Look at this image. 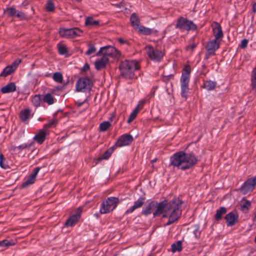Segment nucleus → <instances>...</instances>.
<instances>
[{"mask_svg":"<svg viewBox=\"0 0 256 256\" xmlns=\"http://www.w3.org/2000/svg\"><path fill=\"white\" fill-rule=\"evenodd\" d=\"M182 202L181 200L177 198H174L169 202L166 200L160 203L154 200L147 201L145 206L142 208V214L146 216L156 209L152 213L154 216L163 214V217H168V220L165 225L169 226L180 218L182 214L180 208Z\"/></svg>","mask_w":256,"mask_h":256,"instance_id":"1","label":"nucleus"},{"mask_svg":"<svg viewBox=\"0 0 256 256\" xmlns=\"http://www.w3.org/2000/svg\"><path fill=\"white\" fill-rule=\"evenodd\" d=\"M170 164L182 170L190 169L198 162L197 158L192 153L184 151L176 152L170 158Z\"/></svg>","mask_w":256,"mask_h":256,"instance_id":"2","label":"nucleus"},{"mask_svg":"<svg viewBox=\"0 0 256 256\" xmlns=\"http://www.w3.org/2000/svg\"><path fill=\"white\" fill-rule=\"evenodd\" d=\"M213 34L214 39L208 41L206 46L207 52L205 55L206 58L208 59L209 57L214 54V52L218 49L220 44V38L223 36V32L220 24L216 22L212 24Z\"/></svg>","mask_w":256,"mask_h":256,"instance_id":"3","label":"nucleus"},{"mask_svg":"<svg viewBox=\"0 0 256 256\" xmlns=\"http://www.w3.org/2000/svg\"><path fill=\"white\" fill-rule=\"evenodd\" d=\"M140 68L136 60H125L122 61L119 66L121 75L126 79H132L134 78V72Z\"/></svg>","mask_w":256,"mask_h":256,"instance_id":"4","label":"nucleus"},{"mask_svg":"<svg viewBox=\"0 0 256 256\" xmlns=\"http://www.w3.org/2000/svg\"><path fill=\"white\" fill-rule=\"evenodd\" d=\"M119 200L116 197H109L101 204L100 212L102 214L108 213L116 207Z\"/></svg>","mask_w":256,"mask_h":256,"instance_id":"5","label":"nucleus"},{"mask_svg":"<svg viewBox=\"0 0 256 256\" xmlns=\"http://www.w3.org/2000/svg\"><path fill=\"white\" fill-rule=\"evenodd\" d=\"M101 55L106 58H118L120 56V52L115 48L110 46H106L101 48L96 54V56Z\"/></svg>","mask_w":256,"mask_h":256,"instance_id":"6","label":"nucleus"},{"mask_svg":"<svg viewBox=\"0 0 256 256\" xmlns=\"http://www.w3.org/2000/svg\"><path fill=\"white\" fill-rule=\"evenodd\" d=\"M176 27L181 30L187 31L194 30L197 28L196 24L192 21L189 20L183 17H180L178 19Z\"/></svg>","mask_w":256,"mask_h":256,"instance_id":"7","label":"nucleus"},{"mask_svg":"<svg viewBox=\"0 0 256 256\" xmlns=\"http://www.w3.org/2000/svg\"><path fill=\"white\" fill-rule=\"evenodd\" d=\"M59 33L62 37L69 38L80 36L82 31L79 28H75L70 29H60Z\"/></svg>","mask_w":256,"mask_h":256,"instance_id":"8","label":"nucleus"},{"mask_svg":"<svg viewBox=\"0 0 256 256\" xmlns=\"http://www.w3.org/2000/svg\"><path fill=\"white\" fill-rule=\"evenodd\" d=\"M92 84L90 80L87 78H80L76 82V89L77 92L88 90L91 88Z\"/></svg>","mask_w":256,"mask_h":256,"instance_id":"9","label":"nucleus"},{"mask_svg":"<svg viewBox=\"0 0 256 256\" xmlns=\"http://www.w3.org/2000/svg\"><path fill=\"white\" fill-rule=\"evenodd\" d=\"M256 185V176L248 178L240 188V190L242 194H246L250 191L254 190Z\"/></svg>","mask_w":256,"mask_h":256,"instance_id":"10","label":"nucleus"},{"mask_svg":"<svg viewBox=\"0 0 256 256\" xmlns=\"http://www.w3.org/2000/svg\"><path fill=\"white\" fill-rule=\"evenodd\" d=\"M148 57L153 60L160 61L164 56L162 51L154 49L150 46H146L145 48Z\"/></svg>","mask_w":256,"mask_h":256,"instance_id":"11","label":"nucleus"},{"mask_svg":"<svg viewBox=\"0 0 256 256\" xmlns=\"http://www.w3.org/2000/svg\"><path fill=\"white\" fill-rule=\"evenodd\" d=\"M133 140L134 138L132 135L124 134L118 138L114 146H115L116 148L118 147L128 146L132 143Z\"/></svg>","mask_w":256,"mask_h":256,"instance_id":"12","label":"nucleus"},{"mask_svg":"<svg viewBox=\"0 0 256 256\" xmlns=\"http://www.w3.org/2000/svg\"><path fill=\"white\" fill-rule=\"evenodd\" d=\"M238 220V215L236 212H232L225 216V220L228 226H234Z\"/></svg>","mask_w":256,"mask_h":256,"instance_id":"13","label":"nucleus"},{"mask_svg":"<svg viewBox=\"0 0 256 256\" xmlns=\"http://www.w3.org/2000/svg\"><path fill=\"white\" fill-rule=\"evenodd\" d=\"M82 210L80 208H78L76 214L72 216L66 222L65 226L67 227L74 226L80 218Z\"/></svg>","mask_w":256,"mask_h":256,"instance_id":"14","label":"nucleus"},{"mask_svg":"<svg viewBox=\"0 0 256 256\" xmlns=\"http://www.w3.org/2000/svg\"><path fill=\"white\" fill-rule=\"evenodd\" d=\"M146 198L144 196L140 197L136 201L134 202L132 206L128 208L126 212V214H128L134 212L136 210L141 208L144 203Z\"/></svg>","mask_w":256,"mask_h":256,"instance_id":"15","label":"nucleus"},{"mask_svg":"<svg viewBox=\"0 0 256 256\" xmlns=\"http://www.w3.org/2000/svg\"><path fill=\"white\" fill-rule=\"evenodd\" d=\"M40 170V168L39 167L35 168L33 172L30 175L28 179L22 184V186L25 188L34 184L36 180V176Z\"/></svg>","mask_w":256,"mask_h":256,"instance_id":"16","label":"nucleus"},{"mask_svg":"<svg viewBox=\"0 0 256 256\" xmlns=\"http://www.w3.org/2000/svg\"><path fill=\"white\" fill-rule=\"evenodd\" d=\"M108 58L102 56L97 60L94 62L95 68L99 70L104 68L108 64Z\"/></svg>","mask_w":256,"mask_h":256,"instance_id":"17","label":"nucleus"},{"mask_svg":"<svg viewBox=\"0 0 256 256\" xmlns=\"http://www.w3.org/2000/svg\"><path fill=\"white\" fill-rule=\"evenodd\" d=\"M46 134L47 133L44 130H40L35 135L34 137V140L38 143L41 144L45 140Z\"/></svg>","mask_w":256,"mask_h":256,"instance_id":"18","label":"nucleus"},{"mask_svg":"<svg viewBox=\"0 0 256 256\" xmlns=\"http://www.w3.org/2000/svg\"><path fill=\"white\" fill-rule=\"evenodd\" d=\"M16 88L15 84L12 82L2 88L0 92L3 94L14 92L16 90Z\"/></svg>","mask_w":256,"mask_h":256,"instance_id":"19","label":"nucleus"},{"mask_svg":"<svg viewBox=\"0 0 256 256\" xmlns=\"http://www.w3.org/2000/svg\"><path fill=\"white\" fill-rule=\"evenodd\" d=\"M115 148V146H112V147L108 148L103 154L101 156H100L98 158H97V160H96V164H98L102 160L108 159L110 157L114 150Z\"/></svg>","mask_w":256,"mask_h":256,"instance_id":"20","label":"nucleus"},{"mask_svg":"<svg viewBox=\"0 0 256 256\" xmlns=\"http://www.w3.org/2000/svg\"><path fill=\"white\" fill-rule=\"evenodd\" d=\"M181 82V96L186 100L187 98V94L188 90V81L180 80Z\"/></svg>","mask_w":256,"mask_h":256,"instance_id":"21","label":"nucleus"},{"mask_svg":"<svg viewBox=\"0 0 256 256\" xmlns=\"http://www.w3.org/2000/svg\"><path fill=\"white\" fill-rule=\"evenodd\" d=\"M130 20L132 26L135 28L138 29L140 27V21L138 16L133 13L130 18Z\"/></svg>","mask_w":256,"mask_h":256,"instance_id":"22","label":"nucleus"},{"mask_svg":"<svg viewBox=\"0 0 256 256\" xmlns=\"http://www.w3.org/2000/svg\"><path fill=\"white\" fill-rule=\"evenodd\" d=\"M190 68L189 66H186L183 70L180 80L188 81L190 80Z\"/></svg>","mask_w":256,"mask_h":256,"instance_id":"23","label":"nucleus"},{"mask_svg":"<svg viewBox=\"0 0 256 256\" xmlns=\"http://www.w3.org/2000/svg\"><path fill=\"white\" fill-rule=\"evenodd\" d=\"M30 116V110L29 108H26L20 111V118L22 122L28 120Z\"/></svg>","mask_w":256,"mask_h":256,"instance_id":"24","label":"nucleus"},{"mask_svg":"<svg viewBox=\"0 0 256 256\" xmlns=\"http://www.w3.org/2000/svg\"><path fill=\"white\" fill-rule=\"evenodd\" d=\"M216 86V83L212 80H206L204 82L203 88L207 90H213Z\"/></svg>","mask_w":256,"mask_h":256,"instance_id":"25","label":"nucleus"},{"mask_svg":"<svg viewBox=\"0 0 256 256\" xmlns=\"http://www.w3.org/2000/svg\"><path fill=\"white\" fill-rule=\"evenodd\" d=\"M14 70L10 66H6L0 74V76L6 77L13 73Z\"/></svg>","mask_w":256,"mask_h":256,"instance_id":"26","label":"nucleus"},{"mask_svg":"<svg viewBox=\"0 0 256 256\" xmlns=\"http://www.w3.org/2000/svg\"><path fill=\"white\" fill-rule=\"evenodd\" d=\"M251 206V202L250 200H244L240 204V210L244 212L247 211Z\"/></svg>","mask_w":256,"mask_h":256,"instance_id":"27","label":"nucleus"},{"mask_svg":"<svg viewBox=\"0 0 256 256\" xmlns=\"http://www.w3.org/2000/svg\"><path fill=\"white\" fill-rule=\"evenodd\" d=\"M14 244L15 243L12 240L9 241L7 240H4L0 241V246L2 248V250L9 246H14Z\"/></svg>","mask_w":256,"mask_h":256,"instance_id":"28","label":"nucleus"},{"mask_svg":"<svg viewBox=\"0 0 256 256\" xmlns=\"http://www.w3.org/2000/svg\"><path fill=\"white\" fill-rule=\"evenodd\" d=\"M32 104L36 108L40 106V102H41L40 95V94L35 95L32 98Z\"/></svg>","mask_w":256,"mask_h":256,"instance_id":"29","label":"nucleus"},{"mask_svg":"<svg viewBox=\"0 0 256 256\" xmlns=\"http://www.w3.org/2000/svg\"><path fill=\"white\" fill-rule=\"evenodd\" d=\"M43 100L44 102L47 103L48 104L50 105L54 103V99L50 94H46L43 98Z\"/></svg>","mask_w":256,"mask_h":256,"instance_id":"30","label":"nucleus"},{"mask_svg":"<svg viewBox=\"0 0 256 256\" xmlns=\"http://www.w3.org/2000/svg\"><path fill=\"white\" fill-rule=\"evenodd\" d=\"M182 243L181 241H178L176 244H173L172 245V252H174L176 251H181L182 250Z\"/></svg>","mask_w":256,"mask_h":256,"instance_id":"31","label":"nucleus"},{"mask_svg":"<svg viewBox=\"0 0 256 256\" xmlns=\"http://www.w3.org/2000/svg\"><path fill=\"white\" fill-rule=\"evenodd\" d=\"M99 24L98 20H95L92 17H88L85 22L86 26H97Z\"/></svg>","mask_w":256,"mask_h":256,"instance_id":"32","label":"nucleus"},{"mask_svg":"<svg viewBox=\"0 0 256 256\" xmlns=\"http://www.w3.org/2000/svg\"><path fill=\"white\" fill-rule=\"evenodd\" d=\"M52 78L55 82L58 83H62V82L63 77L60 72H54L53 74Z\"/></svg>","mask_w":256,"mask_h":256,"instance_id":"33","label":"nucleus"},{"mask_svg":"<svg viewBox=\"0 0 256 256\" xmlns=\"http://www.w3.org/2000/svg\"><path fill=\"white\" fill-rule=\"evenodd\" d=\"M111 126L109 122L105 121L100 124V130L101 132L106 131Z\"/></svg>","mask_w":256,"mask_h":256,"instance_id":"34","label":"nucleus"},{"mask_svg":"<svg viewBox=\"0 0 256 256\" xmlns=\"http://www.w3.org/2000/svg\"><path fill=\"white\" fill-rule=\"evenodd\" d=\"M138 32L142 34L148 35L152 33V30L150 28H146L144 26H140L137 29Z\"/></svg>","mask_w":256,"mask_h":256,"instance_id":"35","label":"nucleus"},{"mask_svg":"<svg viewBox=\"0 0 256 256\" xmlns=\"http://www.w3.org/2000/svg\"><path fill=\"white\" fill-rule=\"evenodd\" d=\"M17 10L12 7H10L6 8L5 10V12L10 16H15L16 15Z\"/></svg>","mask_w":256,"mask_h":256,"instance_id":"36","label":"nucleus"},{"mask_svg":"<svg viewBox=\"0 0 256 256\" xmlns=\"http://www.w3.org/2000/svg\"><path fill=\"white\" fill-rule=\"evenodd\" d=\"M224 214V207H221L220 210H216V212L214 215L215 220H219L222 219V215Z\"/></svg>","mask_w":256,"mask_h":256,"instance_id":"37","label":"nucleus"},{"mask_svg":"<svg viewBox=\"0 0 256 256\" xmlns=\"http://www.w3.org/2000/svg\"><path fill=\"white\" fill-rule=\"evenodd\" d=\"M138 112V108H135L134 110L130 114L127 121L128 124H130L136 118Z\"/></svg>","mask_w":256,"mask_h":256,"instance_id":"38","label":"nucleus"},{"mask_svg":"<svg viewBox=\"0 0 256 256\" xmlns=\"http://www.w3.org/2000/svg\"><path fill=\"white\" fill-rule=\"evenodd\" d=\"M46 8L48 12H54V6L52 2L48 0L46 6Z\"/></svg>","mask_w":256,"mask_h":256,"instance_id":"39","label":"nucleus"},{"mask_svg":"<svg viewBox=\"0 0 256 256\" xmlns=\"http://www.w3.org/2000/svg\"><path fill=\"white\" fill-rule=\"evenodd\" d=\"M58 52L60 54H67L68 50L64 46L58 44Z\"/></svg>","mask_w":256,"mask_h":256,"instance_id":"40","label":"nucleus"},{"mask_svg":"<svg viewBox=\"0 0 256 256\" xmlns=\"http://www.w3.org/2000/svg\"><path fill=\"white\" fill-rule=\"evenodd\" d=\"M96 51V48L95 46L92 44H88V50L86 52V55H90L92 53H94Z\"/></svg>","mask_w":256,"mask_h":256,"instance_id":"41","label":"nucleus"},{"mask_svg":"<svg viewBox=\"0 0 256 256\" xmlns=\"http://www.w3.org/2000/svg\"><path fill=\"white\" fill-rule=\"evenodd\" d=\"M57 122V121L56 119H53L51 121H50L49 122H48V123L46 124L44 126V129H48L50 128L51 126H52L53 125H54L56 124Z\"/></svg>","mask_w":256,"mask_h":256,"instance_id":"42","label":"nucleus"},{"mask_svg":"<svg viewBox=\"0 0 256 256\" xmlns=\"http://www.w3.org/2000/svg\"><path fill=\"white\" fill-rule=\"evenodd\" d=\"M15 16H16L17 18H19L20 20H25L27 16L26 15L24 14V12H19L17 10L16 15Z\"/></svg>","mask_w":256,"mask_h":256,"instance_id":"43","label":"nucleus"},{"mask_svg":"<svg viewBox=\"0 0 256 256\" xmlns=\"http://www.w3.org/2000/svg\"><path fill=\"white\" fill-rule=\"evenodd\" d=\"M20 60H14V62H12V64L9 66L15 71V70L16 69L17 67L20 63Z\"/></svg>","mask_w":256,"mask_h":256,"instance_id":"44","label":"nucleus"},{"mask_svg":"<svg viewBox=\"0 0 256 256\" xmlns=\"http://www.w3.org/2000/svg\"><path fill=\"white\" fill-rule=\"evenodd\" d=\"M4 160V155L0 153V166L4 168H8V165L4 164L3 162V160Z\"/></svg>","mask_w":256,"mask_h":256,"instance_id":"45","label":"nucleus"},{"mask_svg":"<svg viewBox=\"0 0 256 256\" xmlns=\"http://www.w3.org/2000/svg\"><path fill=\"white\" fill-rule=\"evenodd\" d=\"M248 40L246 39H244L242 40L240 46L242 48H245L248 44Z\"/></svg>","mask_w":256,"mask_h":256,"instance_id":"46","label":"nucleus"},{"mask_svg":"<svg viewBox=\"0 0 256 256\" xmlns=\"http://www.w3.org/2000/svg\"><path fill=\"white\" fill-rule=\"evenodd\" d=\"M146 102L145 100H142L138 102V104L136 108H138V111H139L143 106L144 103Z\"/></svg>","mask_w":256,"mask_h":256,"instance_id":"47","label":"nucleus"},{"mask_svg":"<svg viewBox=\"0 0 256 256\" xmlns=\"http://www.w3.org/2000/svg\"><path fill=\"white\" fill-rule=\"evenodd\" d=\"M254 14L252 15V22L250 25V28H248V32H254V29H253V25H254V24H253V20L254 18Z\"/></svg>","mask_w":256,"mask_h":256,"instance_id":"48","label":"nucleus"},{"mask_svg":"<svg viewBox=\"0 0 256 256\" xmlns=\"http://www.w3.org/2000/svg\"><path fill=\"white\" fill-rule=\"evenodd\" d=\"M196 44L194 43L192 44H190V45L187 46L186 49L187 50H188L190 49L192 51L196 48Z\"/></svg>","mask_w":256,"mask_h":256,"instance_id":"49","label":"nucleus"},{"mask_svg":"<svg viewBox=\"0 0 256 256\" xmlns=\"http://www.w3.org/2000/svg\"><path fill=\"white\" fill-rule=\"evenodd\" d=\"M27 146H28L26 144H22L20 145L17 147L14 148V150H16V148L24 149V148H26Z\"/></svg>","mask_w":256,"mask_h":256,"instance_id":"50","label":"nucleus"},{"mask_svg":"<svg viewBox=\"0 0 256 256\" xmlns=\"http://www.w3.org/2000/svg\"><path fill=\"white\" fill-rule=\"evenodd\" d=\"M172 74H169V75H168V76H166V75L164 76V80L166 82V81L168 80L169 78H172Z\"/></svg>","mask_w":256,"mask_h":256,"instance_id":"51","label":"nucleus"},{"mask_svg":"<svg viewBox=\"0 0 256 256\" xmlns=\"http://www.w3.org/2000/svg\"><path fill=\"white\" fill-rule=\"evenodd\" d=\"M90 68V66L88 64H84V66L83 67V70L84 71H86Z\"/></svg>","mask_w":256,"mask_h":256,"instance_id":"52","label":"nucleus"},{"mask_svg":"<svg viewBox=\"0 0 256 256\" xmlns=\"http://www.w3.org/2000/svg\"><path fill=\"white\" fill-rule=\"evenodd\" d=\"M119 42H120V43H123V42H124V40H122V38H120V39L119 40Z\"/></svg>","mask_w":256,"mask_h":256,"instance_id":"53","label":"nucleus"},{"mask_svg":"<svg viewBox=\"0 0 256 256\" xmlns=\"http://www.w3.org/2000/svg\"><path fill=\"white\" fill-rule=\"evenodd\" d=\"M151 95H152V96H154V92H153L152 93H151Z\"/></svg>","mask_w":256,"mask_h":256,"instance_id":"54","label":"nucleus"},{"mask_svg":"<svg viewBox=\"0 0 256 256\" xmlns=\"http://www.w3.org/2000/svg\"><path fill=\"white\" fill-rule=\"evenodd\" d=\"M155 161H156V160H152V162H155Z\"/></svg>","mask_w":256,"mask_h":256,"instance_id":"55","label":"nucleus"}]
</instances>
